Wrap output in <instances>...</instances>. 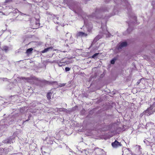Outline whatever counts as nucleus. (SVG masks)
I'll return each mask as SVG.
<instances>
[{
	"instance_id": "obj_1",
	"label": "nucleus",
	"mask_w": 155,
	"mask_h": 155,
	"mask_svg": "<svg viewBox=\"0 0 155 155\" xmlns=\"http://www.w3.org/2000/svg\"><path fill=\"white\" fill-rule=\"evenodd\" d=\"M23 80H25L28 82H31L32 81L34 82L33 84H35L37 82H41V80H40L38 78L35 77H31L28 78H25L23 77L21 78Z\"/></svg>"
},
{
	"instance_id": "obj_2",
	"label": "nucleus",
	"mask_w": 155,
	"mask_h": 155,
	"mask_svg": "<svg viewBox=\"0 0 155 155\" xmlns=\"http://www.w3.org/2000/svg\"><path fill=\"white\" fill-rule=\"evenodd\" d=\"M111 145L113 148H117L121 146V143L115 140L114 142L112 143Z\"/></svg>"
},
{
	"instance_id": "obj_3",
	"label": "nucleus",
	"mask_w": 155,
	"mask_h": 155,
	"mask_svg": "<svg viewBox=\"0 0 155 155\" xmlns=\"http://www.w3.org/2000/svg\"><path fill=\"white\" fill-rule=\"evenodd\" d=\"M53 48V47H50L48 48H46L45 49L41 51V53H44L46 52H47V51L51 50H52V49Z\"/></svg>"
},
{
	"instance_id": "obj_4",
	"label": "nucleus",
	"mask_w": 155,
	"mask_h": 155,
	"mask_svg": "<svg viewBox=\"0 0 155 155\" xmlns=\"http://www.w3.org/2000/svg\"><path fill=\"white\" fill-rule=\"evenodd\" d=\"M127 45V43L126 42H124L121 43L118 46V48L121 49L122 47H126Z\"/></svg>"
},
{
	"instance_id": "obj_5",
	"label": "nucleus",
	"mask_w": 155,
	"mask_h": 155,
	"mask_svg": "<svg viewBox=\"0 0 155 155\" xmlns=\"http://www.w3.org/2000/svg\"><path fill=\"white\" fill-rule=\"evenodd\" d=\"M59 66H64L66 64V62L65 61H58L57 62Z\"/></svg>"
},
{
	"instance_id": "obj_6",
	"label": "nucleus",
	"mask_w": 155,
	"mask_h": 155,
	"mask_svg": "<svg viewBox=\"0 0 155 155\" xmlns=\"http://www.w3.org/2000/svg\"><path fill=\"white\" fill-rule=\"evenodd\" d=\"M12 141V139L11 138H8L5 140H4L3 142L4 143H8L11 142Z\"/></svg>"
},
{
	"instance_id": "obj_7",
	"label": "nucleus",
	"mask_w": 155,
	"mask_h": 155,
	"mask_svg": "<svg viewBox=\"0 0 155 155\" xmlns=\"http://www.w3.org/2000/svg\"><path fill=\"white\" fill-rule=\"evenodd\" d=\"M46 84L49 85H53L54 84H57V82L56 81H45Z\"/></svg>"
},
{
	"instance_id": "obj_8",
	"label": "nucleus",
	"mask_w": 155,
	"mask_h": 155,
	"mask_svg": "<svg viewBox=\"0 0 155 155\" xmlns=\"http://www.w3.org/2000/svg\"><path fill=\"white\" fill-rule=\"evenodd\" d=\"M52 93L51 91L48 92L47 94V98L48 100H50L51 99V96Z\"/></svg>"
},
{
	"instance_id": "obj_9",
	"label": "nucleus",
	"mask_w": 155,
	"mask_h": 155,
	"mask_svg": "<svg viewBox=\"0 0 155 155\" xmlns=\"http://www.w3.org/2000/svg\"><path fill=\"white\" fill-rule=\"evenodd\" d=\"M78 35L79 36H87V34H86L83 32L80 31L78 32Z\"/></svg>"
},
{
	"instance_id": "obj_10",
	"label": "nucleus",
	"mask_w": 155,
	"mask_h": 155,
	"mask_svg": "<svg viewBox=\"0 0 155 155\" xmlns=\"http://www.w3.org/2000/svg\"><path fill=\"white\" fill-rule=\"evenodd\" d=\"M33 49L32 48H28L26 51V53L28 54H29L32 53Z\"/></svg>"
},
{
	"instance_id": "obj_11",
	"label": "nucleus",
	"mask_w": 155,
	"mask_h": 155,
	"mask_svg": "<svg viewBox=\"0 0 155 155\" xmlns=\"http://www.w3.org/2000/svg\"><path fill=\"white\" fill-rule=\"evenodd\" d=\"M99 54V53H96L94 54L91 57L92 58H93L95 59V57L97 56Z\"/></svg>"
},
{
	"instance_id": "obj_12",
	"label": "nucleus",
	"mask_w": 155,
	"mask_h": 155,
	"mask_svg": "<svg viewBox=\"0 0 155 155\" xmlns=\"http://www.w3.org/2000/svg\"><path fill=\"white\" fill-rule=\"evenodd\" d=\"M3 49L5 51H7L8 50V47L7 46H5L3 48Z\"/></svg>"
},
{
	"instance_id": "obj_13",
	"label": "nucleus",
	"mask_w": 155,
	"mask_h": 155,
	"mask_svg": "<svg viewBox=\"0 0 155 155\" xmlns=\"http://www.w3.org/2000/svg\"><path fill=\"white\" fill-rule=\"evenodd\" d=\"M78 108V106H75V107L72 108L71 110L72 111H74L75 110Z\"/></svg>"
},
{
	"instance_id": "obj_14",
	"label": "nucleus",
	"mask_w": 155,
	"mask_h": 155,
	"mask_svg": "<svg viewBox=\"0 0 155 155\" xmlns=\"http://www.w3.org/2000/svg\"><path fill=\"white\" fill-rule=\"evenodd\" d=\"M70 70V68L69 67H66L65 68V71L66 72L69 71Z\"/></svg>"
},
{
	"instance_id": "obj_15",
	"label": "nucleus",
	"mask_w": 155,
	"mask_h": 155,
	"mask_svg": "<svg viewBox=\"0 0 155 155\" xmlns=\"http://www.w3.org/2000/svg\"><path fill=\"white\" fill-rule=\"evenodd\" d=\"M110 63L111 64H113L115 63V60L114 59H112Z\"/></svg>"
},
{
	"instance_id": "obj_16",
	"label": "nucleus",
	"mask_w": 155,
	"mask_h": 155,
	"mask_svg": "<svg viewBox=\"0 0 155 155\" xmlns=\"http://www.w3.org/2000/svg\"><path fill=\"white\" fill-rule=\"evenodd\" d=\"M12 0H5V3H8L10 2H12Z\"/></svg>"
},
{
	"instance_id": "obj_17",
	"label": "nucleus",
	"mask_w": 155,
	"mask_h": 155,
	"mask_svg": "<svg viewBox=\"0 0 155 155\" xmlns=\"http://www.w3.org/2000/svg\"><path fill=\"white\" fill-rule=\"evenodd\" d=\"M30 120V119H29V117H28V119L27 120H25V121H23V123H24L25 122H26V121H28V120Z\"/></svg>"
},
{
	"instance_id": "obj_18",
	"label": "nucleus",
	"mask_w": 155,
	"mask_h": 155,
	"mask_svg": "<svg viewBox=\"0 0 155 155\" xmlns=\"http://www.w3.org/2000/svg\"><path fill=\"white\" fill-rule=\"evenodd\" d=\"M63 109L65 110H66V109H65V108H63Z\"/></svg>"
}]
</instances>
